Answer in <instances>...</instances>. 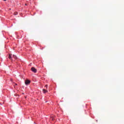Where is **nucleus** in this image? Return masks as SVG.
<instances>
[{
  "mask_svg": "<svg viewBox=\"0 0 124 124\" xmlns=\"http://www.w3.org/2000/svg\"><path fill=\"white\" fill-rule=\"evenodd\" d=\"M31 71H32V72H34V73H36L37 70H36V69H35V68H34V67H32L31 68Z\"/></svg>",
  "mask_w": 124,
  "mask_h": 124,
  "instance_id": "f257e3e1",
  "label": "nucleus"
},
{
  "mask_svg": "<svg viewBox=\"0 0 124 124\" xmlns=\"http://www.w3.org/2000/svg\"><path fill=\"white\" fill-rule=\"evenodd\" d=\"M31 83V81L30 80H25V84L26 85H29V84H30Z\"/></svg>",
  "mask_w": 124,
  "mask_h": 124,
  "instance_id": "f03ea898",
  "label": "nucleus"
},
{
  "mask_svg": "<svg viewBox=\"0 0 124 124\" xmlns=\"http://www.w3.org/2000/svg\"><path fill=\"white\" fill-rule=\"evenodd\" d=\"M8 58L11 60V61H12V54H9V57Z\"/></svg>",
  "mask_w": 124,
  "mask_h": 124,
  "instance_id": "7ed1b4c3",
  "label": "nucleus"
},
{
  "mask_svg": "<svg viewBox=\"0 0 124 124\" xmlns=\"http://www.w3.org/2000/svg\"><path fill=\"white\" fill-rule=\"evenodd\" d=\"M50 120L51 121H54V120H55V116L53 115L51 116L50 117Z\"/></svg>",
  "mask_w": 124,
  "mask_h": 124,
  "instance_id": "20e7f679",
  "label": "nucleus"
},
{
  "mask_svg": "<svg viewBox=\"0 0 124 124\" xmlns=\"http://www.w3.org/2000/svg\"><path fill=\"white\" fill-rule=\"evenodd\" d=\"M43 92L44 93H47V92H48V91L44 89H43Z\"/></svg>",
  "mask_w": 124,
  "mask_h": 124,
  "instance_id": "39448f33",
  "label": "nucleus"
},
{
  "mask_svg": "<svg viewBox=\"0 0 124 124\" xmlns=\"http://www.w3.org/2000/svg\"><path fill=\"white\" fill-rule=\"evenodd\" d=\"M18 14V13H17V12H15V13L14 14V15H17Z\"/></svg>",
  "mask_w": 124,
  "mask_h": 124,
  "instance_id": "423d86ee",
  "label": "nucleus"
},
{
  "mask_svg": "<svg viewBox=\"0 0 124 124\" xmlns=\"http://www.w3.org/2000/svg\"><path fill=\"white\" fill-rule=\"evenodd\" d=\"M13 58H14V59H16V56H15V55H13Z\"/></svg>",
  "mask_w": 124,
  "mask_h": 124,
  "instance_id": "0eeeda50",
  "label": "nucleus"
},
{
  "mask_svg": "<svg viewBox=\"0 0 124 124\" xmlns=\"http://www.w3.org/2000/svg\"><path fill=\"white\" fill-rule=\"evenodd\" d=\"M47 85H46L45 86V87H46V88H47Z\"/></svg>",
  "mask_w": 124,
  "mask_h": 124,
  "instance_id": "6e6552de",
  "label": "nucleus"
},
{
  "mask_svg": "<svg viewBox=\"0 0 124 124\" xmlns=\"http://www.w3.org/2000/svg\"><path fill=\"white\" fill-rule=\"evenodd\" d=\"M4 1H6V0H3Z\"/></svg>",
  "mask_w": 124,
  "mask_h": 124,
  "instance_id": "1a4fd4ad",
  "label": "nucleus"
},
{
  "mask_svg": "<svg viewBox=\"0 0 124 124\" xmlns=\"http://www.w3.org/2000/svg\"><path fill=\"white\" fill-rule=\"evenodd\" d=\"M25 5H27V4H25Z\"/></svg>",
  "mask_w": 124,
  "mask_h": 124,
  "instance_id": "9d476101",
  "label": "nucleus"
}]
</instances>
